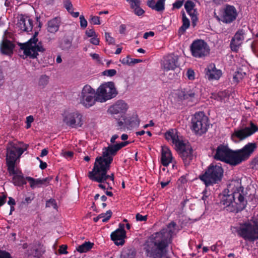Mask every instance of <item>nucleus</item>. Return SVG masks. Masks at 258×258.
Here are the masks:
<instances>
[{
  "label": "nucleus",
  "instance_id": "25",
  "mask_svg": "<svg viewBox=\"0 0 258 258\" xmlns=\"http://www.w3.org/2000/svg\"><path fill=\"white\" fill-rule=\"evenodd\" d=\"M206 76L210 80L219 79L222 75V71L217 69L214 63L209 64L205 69Z\"/></svg>",
  "mask_w": 258,
  "mask_h": 258
},
{
  "label": "nucleus",
  "instance_id": "18",
  "mask_svg": "<svg viewBox=\"0 0 258 258\" xmlns=\"http://www.w3.org/2000/svg\"><path fill=\"white\" fill-rule=\"evenodd\" d=\"M176 150L179 152L185 166L188 165L193 158L192 150L190 145L183 143L181 147H178Z\"/></svg>",
  "mask_w": 258,
  "mask_h": 258
},
{
  "label": "nucleus",
  "instance_id": "30",
  "mask_svg": "<svg viewBox=\"0 0 258 258\" xmlns=\"http://www.w3.org/2000/svg\"><path fill=\"white\" fill-rule=\"evenodd\" d=\"M27 179L32 188L40 187L41 185L44 184L46 182H48L50 180L48 178L34 179L31 177H27Z\"/></svg>",
  "mask_w": 258,
  "mask_h": 258
},
{
  "label": "nucleus",
  "instance_id": "22",
  "mask_svg": "<svg viewBox=\"0 0 258 258\" xmlns=\"http://www.w3.org/2000/svg\"><path fill=\"white\" fill-rule=\"evenodd\" d=\"M17 26L22 31L29 32L33 28L32 21L29 17L21 15L18 17Z\"/></svg>",
  "mask_w": 258,
  "mask_h": 258
},
{
  "label": "nucleus",
  "instance_id": "42",
  "mask_svg": "<svg viewBox=\"0 0 258 258\" xmlns=\"http://www.w3.org/2000/svg\"><path fill=\"white\" fill-rule=\"evenodd\" d=\"M130 5L132 9L138 6H140L141 2L140 0H126Z\"/></svg>",
  "mask_w": 258,
  "mask_h": 258
},
{
  "label": "nucleus",
  "instance_id": "28",
  "mask_svg": "<svg viewBox=\"0 0 258 258\" xmlns=\"http://www.w3.org/2000/svg\"><path fill=\"white\" fill-rule=\"evenodd\" d=\"M166 0H148L147 6L152 10L157 12H163L165 10Z\"/></svg>",
  "mask_w": 258,
  "mask_h": 258
},
{
  "label": "nucleus",
  "instance_id": "3",
  "mask_svg": "<svg viewBox=\"0 0 258 258\" xmlns=\"http://www.w3.org/2000/svg\"><path fill=\"white\" fill-rule=\"evenodd\" d=\"M243 189L240 180L230 181L227 189L221 196V205L230 212L238 213L242 211L247 205Z\"/></svg>",
  "mask_w": 258,
  "mask_h": 258
},
{
  "label": "nucleus",
  "instance_id": "62",
  "mask_svg": "<svg viewBox=\"0 0 258 258\" xmlns=\"http://www.w3.org/2000/svg\"><path fill=\"white\" fill-rule=\"evenodd\" d=\"M203 196L202 199L203 200L205 201L206 198L209 195V192L207 190V189H205L203 191Z\"/></svg>",
  "mask_w": 258,
  "mask_h": 258
},
{
  "label": "nucleus",
  "instance_id": "27",
  "mask_svg": "<svg viewBox=\"0 0 258 258\" xmlns=\"http://www.w3.org/2000/svg\"><path fill=\"white\" fill-rule=\"evenodd\" d=\"M194 7L195 4L191 1H186L184 5L185 9L191 17L192 25L194 27L196 25L198 21L197 12L194 9Z\"/></svg>",
  "mask_w": 258,
  "mask_h": 258
},
{
  "label": "nucleus",
  "instance_id": "55",
  "mask_svg": "<svg viewBox=\"0 0 258 258\" xmlns=\"http://www.w3.org/2000/svg\"><path fill=\"white\" fill-rule=\"evenodd\" d=\"M0 258H12V257L9 252L0 251Z\"/></svg>",
  "mask_w": 258,
  "mask_h": 258
},
{
  "label": "nucleus",
  "instance_id": "34",
  "mask_svg": "<svg viewBox=\"0 0 258 258\" xmlns=\"http://www.w3.org/2000/svg\"><path fill=\"white\" fill-rule=\"evenodd\" d=\"M93 245V243H91L89 241L85 242L83 244L79 245L77 247V249L79 252L81 253L86 252L92 248Z\"/></svg>",
  "mask_w": 258,
  "mask_h": 258
},
{
  "label": "nucleus",
  "instance_id": "15",
  "mask_svg": "<svg viewBox=\"0 0 258 258\" xmlns=\"http://www.w3.org/2000/svg\"><path fill=\"white\" fill-rule=\"evenodd\" d=\"M258 128L256 125L252 122L250 123V126L245 127L243 128L235 130L231 135L232 140L235 142H238V140H242L251 136L256 132Z\"/></svg>",
  "mask_w": 258,
  "mask_h": 258
},
{
  "label": "nucleus",
  "instance_id": "7",
  "mask_svg": "<svg viewBox=\"0 0 258 258\" xmlns=\"http://www.w3.org/2000/svg\"><path fill=\"white\" fill-rule=\"evenodd\" d=\"M223 175V169L220 165L211 164L205 172L199 175V179L206 187L213 185L220 182Z\"/></svg>",
  "mask_w": 258,
  "mask_h": 258
},
{
  "label": "nucleus",
  "instance_id": "31",
  "mask_svg": "<svg viewBox=\"0 0 258 258\" xmlns=\"http://www.w3.org/2000/svg\"><path fill=\"white\" fill-rule=\"evenodd\" d=\"M60 20L57 18L52 19L47 23V30L51 33H56L59 29Z\"/></svg>",
  "mask_w": 258,
  "mask_h": 258
},
{
  "label": "nucleus",
  "instance_id": "32",
  "mask_svg": "<svg viewBox=\"0 0 258 258\" xmlns=\"http://www.w3.org/2000/svg\"><path fill=\"white\" fill-rule=\"evenodd\" d=\"M73 39L63 38L59 43V47L63 50H68L72 46Z\"/></svg>",
  "mask_w": 258,
  "mask_h": 258
},
{
  "label": "nucleus",
  "instance_id": "52",
  "mask_svg": "<svg viewBox=\"0 0 258 258\" xmlns=\"http://www.w3.org/2000/svg\"><path fill=\"white\" fill-rule=\"evenodd\" d=\"M136 218L138 221H146L147 220V216H143L138 213L136 216Z\"/></svg>",
  "mask_w": 258,
  "mask_h": 258
},
{
  "label": "nucleus",
  "instance_id": "59",
  "mask_svg": "<svg viewBox=\"0 0 258 258\" xmlns=\"http://www.w3.org/2000/svg\"><path fill=\"white\" fill-rule=\"evenodd\" d=\"M7 196L0 195V207L3 206L6 202Z\"/></svg>",
  "mask_w": 258,
  "mask_h": 258
},
{
  "label": "nucleus",
  "instance_id": "64",
  "mask_svg": "<svg viewBox=\"0 0 258 258\" xmlns=\"http://www.w3.org/2000/svg\"><path fill=\"white\" fill-rule=\"evenodd\" d=\"M90 56L93 59H95L97 60H99V55L97 53H91Z\"/></svg>",
  "mask_w": 258,
  "mask_h": 258
},
{
  "label": "nucleus",
  "instance_id": "40",
  "mask_svg": "<svg viewBox=\"0 0 258 258\" xmlns=\"http://www.w3.org/2000/svg\"><path fill=\"white\" fill-rule=\"evenodd\" d=\"M46 207H52L54 209H57V206L56 201L54 199H50L46 202Z\"/></svg>",
  "mask_w": 258,
  "mask_h": 258
},
{
  "label": "nucleus",
  "instance_id": "13",
  "mask_svg": "<svg viewBox=\"0 0 258 258\" xmlns=\"http://www.w3.org/2000/svg\"><path fill=\"white\" fill-rule=\"evenodd\" d=\"M82 117L78 111H66L63 114V122L72 128L81 127L83 124Z\"/></svg>",
  "mask_w": 258,
  "mask_h": 258
},
{
  "label": "nucleus",
  "instance_id": "33",
  "mask_svg": "<svg viewBox=\"0 0 258 258\" xmlns=\"http://www.w3.org/2000/svg\"><path fill=\"white\" fill-rule=\"evenodd\" d=\"M190 22L189 19L186 17L185 15H182V25L178 30V33L182 35L184 34L186 30L189 27Z\"/></svg>",
  "mask_w": 258,
  "mask_h": 258
},
{
  "label": "nucleus",
  "instance_id": "41",
  "mask_svg": "<svg viewBox=\"0 0 258 258\" xmlns=\"http://www.w3.org/2000/svg\"><path fill=\"white\" fill-rule=\"evenodd\" d=\"M89 21L93 25H99L100 24V18L98 16L91 15Z\"/></svg>",
  "mask_w": 258,
  "mask_h": 258
},
{
  "label": "nucleus",
  "instance_id": "1",
  "mask_svg": "<svg viewBox=\"0 0 258 258\" xmlns=\"http://www.w3.org/2000/svg\"><path fill=\"white\" fill-rule=\"evenodd\" d=\"M119 150L117 144L104 148L102 157H97L92 171L88 173L89 178L92 181L99 182L98 186L103 189H112L114 183V174L107 175L113 156Z\"/></svg>",
  "mask_w": 258,
  "mask_h": 258
},
{
  "label": "nucleus",
  "instance_id": "44",
  "mask_svg": "<svg viewBox=\"0 0 258 258\" xmlns=\"http://www.w3.org/2000/svg\"><path fill=\"white\" fill-rule=\"evenodd\" d=\"M103 74L104 76L112 77L116 75V71L114 69L107 70L104 71Z\"/></svg>",
  "mask_w": 258,
  "mask_h": 258
},
{
  "label": "nucleus",
  "instance_id": "11",
  "mask_svg": "<svg viewBox=\"0 0 258 258\" xmlns=\"http://www.w3.org/2000/svg\"><path fill=\"white\" fill-rule=\"evenodd\" d=\"M178 97L190 105L197 103L200 98V90L195 86H188L181 89L178 92Z\"/></svg>",
  "mask_w": 258,
  "mask_h": 258
},
{
  "label": "nucleus",
  "instance_id": "2",
  "mask_svg": "<svg viewBox=\"0 0 258 258\" xmlns=\"http://www.w3.org/2000/svg\"><path fill=\"white\" fill-rule=\"evenodd\" d=\"M176 224L174 222L169 223L166 228L153 234L145 243L144 249L147 256L162 258L166 253V247L172 237L176 233Z\"/></svg>",
  "mask_w": 258,
  "mask_h": 258
},
{
  "label": "nucleus",
  "instance_id": "47",
  "mask_svg": "<svg viewBox=\"0 0 258 258\" xmlns=\"http://www.w3.org/2000/svg\"><path fill=\"white\" fill-rule=\"evenodd\" d=\"M133 9L134 10L135 14L139 16H142L145 12V11L140 6L135 7Z\"/></svg>",
  "mask_w": 258,
  "mask_h": 258
},
{
  "label": "nucleus",
  "instance_id": "36",
  "mask_svg": "<svg viewBox=\"0 0 258 258\" xmlns=\"http://www.w3.org/2000/svg\"><path fill=\"white\" fill-rule=\"evenodd\" d=\"M136 252L132 249H124L121 253V258H135Z\"/></svg>",
  "mask_w": 258,
  "mask_h": 258
},
{
  "label": "nucleus",
  "instance_id": "26",
  "mask_svg": "<svg viewBox=\"0 0 258 258\" xmlns=\"http://www.w3.org/2000/svg\"><path fill=\"white\" fill-rule=\"evenodd\" d=\"M173 156L170 150L167 147H163L161 150V162L164 166H167L173 162Z\"/></svg>",
  "mask_w": 258,
  "mask_h": 258
},
{
  "label": "nucleus",
  "instance_id": "61",
  "mask_svg": "<svg viewBox=\"0 0 258 258\" xmlns=\"http://www.w3.org/2000/svg\"><path fill=\"white\" fill-rule=\"evenodd\" d=\"M33 199H34V197L33 196L26 197L25 198L24 203H26V204H29L32 201Z\"/></svg>",
  "mask_w": 258,
  "mask_h": 258
},
{
  "label": "nucleus",
  "instance_id": "10",
  "mask_svg": "<svg viewBox=\"0 0 258 258\" xmlns=\"http://www.w3.org/2000/svg\"><path fill=\"white\" fill-rule=\"evenodd\" d=\"M209 119L203 112L195 113L191 120V129L197 135L205 133L209 126Z\"/></svg>",
  "mask_w": 258,
  "mask_h": 258
},
{
  "label": "nucleus",
  "instance_id": "20",
  "mask_svg": "<svg viewBox=\"0 0 258 258\" xmlns=\"http://www.w3.org/2000/svg\"><path fill=\"white\" fill-rule=\"evenodd\" d=\"M124 224L120 223L119 228L111 233V239L117 245H122L124 243V238L126 237V232L124 229Z\"/></svg>",
  "mask_w": 258,
  "mask_h": 258
},
{
  "label": "nucleus",
  "instance_id": "54",
  "mask_svg": "<svg viewBox=\"0 0 258 258\" xmlns=\"http://www.w3.org/2000/svg\"><path fill=\"white\" fill-rule=\"evenodd\" d=\"M132 58L129 57L128 56H127L125 58H123L121 60V63L124 64H127V65H131L132 64Z\"/></svg>",
  "mask_w": 258,
  "mask_h": 258
},
{
  "label": "nucleus",
  "instance_id": "53",
  "mask_svg": "<svg viewBox=\"0 0 258 258\" xmlns=\"http://www.w3.org/2000/svg\"><path fill=\"white\" fill-rule=\"evenodd\" d=\"M85 34L88 37L91 38L97 35L93 29H89L86 30Z\"/></svg>",
  "mask_w": 258,
  "mask_h": 258
},
{
  "label": "nucleus",
  "instance_id": "21",
  "mask_svg": "<svg viewBox=\"0 0 258 258\" xmlns=\"http://www.w3.org/2000/svg\"><path fill=\"white\" fill-rule=\"evenodd\" d=\"M245 35V32L243 29L238 30L232 38L230 48L233 51L237 52L243 43Z\"/></svg>",
  "mask_w": 258,
  "mask_h": 258
},
{
  "label": "nucleus",
  "instance_id": "12",
  "mask_svg": "<svg viewBox=\"0 0 258 258\" xmlns=\"http://www.w3.org/2000/svg\"><path fill=\"white\" fill-rule=\"evenodd\" d=\"M23 48L25 54L32 58H36L39 52H43L45 51L42 42L35 36H33L25 44Z\"/></svg>",
  "mask_w": 258,
  "mask_h": 258
},
{
  "label": "nucleus",
  "instance_id": "14",
  "mask_svg": "<svg viewBox=\"0 0 258 258\" xmlns=\"http://www.w3.org/2000/svg\"><path fill=\"white\" fill-rule=\"evenodd\" d=\"M190 49L192 55L197 58H202L208 55L210 50L208 44L201 39L194 41Z\"/></svg>",
  "mask_w": 258,
  "mask_h": 258
},
{
  "label": "nucleus",
  "instance_id": "4",
  "mask_svg": "<svg viewBox=\"0 0 258 258\" xmlns=\"http://www.w3.org/2000/svg\"><path fill=\"white\" fill-rule=\"evenodd\" d=\"M256 148L255 143H248L241 149L233 151L227 146L220 145L216 150L214 158L236 166L247 160Z\"/></svg>",
  "mask_w": 258,
  "mask_h": 258
},
{
  "label": "nucleus",
  "instance_id": "6",
  "mask_svg": "<svg viewBox=\"0 0 258 258\" xmlns=\"http://www.w3.org/2000/svg\"><path fill=\"white\" fill-rule=\"evenodd\" d=\"M233 233L245 241L254 242L258 240V221L255 219H248L231 227Z\"/></svg>",
  "mask_w": 258,
  "mask_h": 258
},
{
  "label": "nucleus",
  "instance_id": "48",
  "mask_svg": "<svg viewBox=\"0 0 258 258\" xmlns=\"http://www.w3.org/2000/svg\"><path fill=\"white\" fill-rule=\"evenodd\" d=\"M8 204L11 206V211H10V214H11L12 212L14 210V206L15 205L16 202L15 200L11 198H9V201L8 202Z\"/></svg>",
  "mask_w": 258,
  "mask_h": 258
},
{
  "label": "nucleus",
  "instance_id": "58",
  "mask_svg": "<svg viewBox=\"0 0 258 258\" xmlns=\"http://www.w3.org/2000/svg\"><path fill=\"white\" fill-rule=\"evenodd\" d=\"M154 35V32L150 31L144 33L143 38L144 39H148L149 37H153Z\"/></svg>",
  "mask_w": 258,
  "mask_h": 258
},
{
  "label": "nucleus",
  "instance_id": "63",
  "mask_svg": "<svg viewBox=\"0 0 258 258\" xmlns=\"http://www.w3.org/2000/svg\"><path fill=\"white\" fill-rule=\"evenodd\" d=\"M73 156V152L71 151H68L64 153V156L66 158H71Z\"/></svg>",
  "mask_w": 258,
  "mask_h": 258
},
{
  "label": "nucleus",
  "instance_id": "23",
  "mask_svg": "<svg viewBox=\"0 0 258 258\" xmlns=\"http://www.w3.org/2000/svg\"><path fill=\"white\" fill-rule=\"evenodd\" d=\"M128 109L127 104L123 100H118L110 106L107 110L108 113L114 115H120L125 113Z\"/></svg>",
  "mask_w": 258,
  "mask_h": 258
},
{
  "label": "nucleus",
  "instance_id": "57",
  "mask_svg": "<svg viewBox=\"0 0 258 258\" xmlns=\"http://www.w3.org/2000/svg\"><path fill=\"white\" fill-rule=\"evenodd\" d=\"M67 246L66 245H62L60 246L59 249V252L61 254H67L68 251H67Z\"/></svg>",
  "mask_w": 258,
  "mask_h": 258
},
{
  "label": "nucleus",
  "instance_id": "17",
  "mask_svg": "<svg viewBox=\"0 0 258 258\" xmlns=\"http://www.w3.org/2000/svg\"><path fill=\"white\" fill-rule=\"evenodd\" d=\"M12 34L6 31L3 37L0 48L2 53L10 55L13 53L15 44L13 42Z\"/></svg>",
  "mask_w": 258,
  "mask_h": 258
},
{
  "label": "nucleus",
  "instance_id": "43",
  "mask_svg": "<svg viewBox=\"0 0 258 258\" xmlns=\"http://www.w3.org/2000/svg\"><path fill=\"white\" fill-rule=\"evenodd\" d=\"M186 76L188 80H194L195 78V72L192 69H188L186 73Z\"/></svg>",
  "mask_w": 258,
  "mask_h": 258
},
{
  "label": "nucleus",
  "instance_id": "56",
  "mask_svg": "<svg viewBox=\"0 0 258 258\" xmlns=\"http://www.w3.org/2000/svg\"><path fill=\"white\" fill-rule=\"evenodd\" d=\"M224 95V93L223 92H220L217 95H213L215 97V99L219 101L222 102L223 100V96Z\"/></svg>",
  "mask_w": 258,
  "mask_h": 258
},
{
  "label": "nucleus",
  "instance_id": "29",
  "mask_svg": "<svg viewBox=\"0 0 258 258\" xmlns=\"http://www.w3.org/2000/svg\"><path fill=\"white\" fill-rule=\"evenodd\" d=\"M44 250L42 246L39 243L34 244L31 246V249L28 250V254L30 255H33L36 257H40L43 253Z\"/></svg>",
  "mask_w": 258,
  "mask_h": 258
},
{
  "label": "nucleus",
  "instance_id": "9",
  "mask_svg": "<svg viewBox=\"0 0 258 258\" xmlns=\"http://www.w3.org/2000/svg\"><path fill=\"white\" fill-rule=\"evenodd\" d=\"M97 102L103 103L114 98L117 94L114 83L108 82L101 84L96 90Z\"/></svg>",
  "mask_w": 258,
  "mask_h": 258
},
{
  "label": "nucleus",
  "instance_id": "49",
  "mask_svg": "<svg viewBox=\"0 0 258 258\" xmlns=\"http://www.w3.org/2000/svg\"><path fill=\"white\" fill-rule=\"evenodd\" d=\"M80 26L83 28H85L87 26V21L84 17L82 15L80 17Z\"/></svg>",
  "mask_w": 258,
  "mask_h": 258
},
{
  "label": "nucleus",
  "instance_id": "60",
  "mask_svg": "<svg viewBox=\"0 0 258 258\" xmlns=\"http://www.w3.org/2000/svg\"><path fill=\"white\" fill-rule=\"evenodd\" d=\"M182 5H183L182 2H181V1H177V2H176L175 3L173 4V7L174 8L179 9L181 7Z\"/></svg>",
  "mask_w": 258,
  "mask_h": 258
},
{
  "label": "nucleus",
  "instance_id": "39",
  "mask_svg": "<svg viewBox=\"0 0 258 258\" xmlns=\"http://www.w3.org/2000/svg\"><path fill=\"white\" fill-rule=\"evenodd\" d=\"M64 8L67 10L69 13L74 10L73 5L70 0H64L63 2Z\"/></svg>",
  "mask_w": 258,
  "mask_h": 258
},
{
  "label": "nucleus",
  "instance_id": "5",
  "mask_svg": "<svg viewBox=\"0 0 258 258\" xmlns=\"http://www.w3.org/2000/svg\"><path fill=\"white\" fill-rule=\"evenodd\" d=\"M28 147V145L21 142H10L7 146L6 163L10 175L13 176L12 181L15 185L20 186L25 183L22 173L15 169V165Z\"/></svg>",
  "mask_w": 258,
  "mask_h": 258
},
{
  "label": "nucleus",
  "instance_id": "24",
  "mask_svg": "<svg viewBox=\"0 0 258 258\" xmlns=\"http://www.w3.org/2000/svg\"><path fill=\"white\" fill-rule=\"evenodd\" d=\"M178 57L173 54H169L164 58L163 67L164 71L174 70L177 65Z\"/></svg>",
  "mask_w": 258,
  "mask_h": 258
},
{
  "label": "nucleus",
  "instance_id": "51",
  "mask_svg": "<svg viewBox=\"0 0 258 258\" xmlns=\"http://www.w3.org/2000/svg\"><path fill=\"white\" fill-rule=\"evenodd\" d=\"M90 42L93 45H98L99 44L100 41L99 39L97 37V35H96L95 36L91 37L90 40Z\"/></svg>",
  "mask_w": 258,
  "mask_h": 258
},
{
  "label": "nucleus",
  "instance_id": "46",
  "mask_svg": "<svg viewBox=\"0 0 258 258\" xmlns=\"http://www.w3.org/2000/svg\"><path fill=\"white\" fill-rule=\"evenodd\" d=\"M34 121V118H33V116L32 115H30V116H28L26 117V128L27 129H28L31 126V123L32 122H33Z\"/></svg>",
  "mask_w": 258,
  "mask_h": 258
},
{
  "label": "nucleus",
  "instance_id": "35",
  "mask_svg": "<svg viewBox=\"0 0 258 258\" xmlns=\"http://www.w3.org/2000/svg\"><path fill=\"white\" fill-rule=\"evenodd\" d=\"M49 81V78L48 76L46 75L41 76L38 82L39 87L42 89L44 88L48 84Z\"/></svg>",
  "mask_w": 258,
  "mask_h": 258
},
{
  "label": "nucleus",
  "instance_id": "45",
  "mask_svg": "<svg viewBox=\"0 0 258 258\" xmlns=\"http://www.w3.org/2000/svg\"><path fill=\"white\" fill-rule=\"evenodd\" d=\"M105 37L106 41L109 44H114L115 42L114 39L112 37L110 34V33L108 32L105 33Z\"/></svg>",
  "mask_w": 258,
  "mask_h": 258
},
{
  "label": "nucleus",
  "instance_id": "50",
  "mask_svg": "<svg viewBox=\"0 0 258 258\" xmlns=\"http://www.w3.org/2000/svg\"><path fill=\"white\" fill-rule=\"evenodd\" d=\"M140 124L139 119L137 118H133L130 121V126L131 127L138 126Z\"/></svg>",
  "mask_w": 258,
  "mask_h": 258
},
{
  "label": "nucleus",
  "instance_id": "37",
  "mask_svg": "<svg viewBox=\"0 0 258 258\" xmlns=\"http://www.w3.org/2000/svg\"><path fill=\"white\" fill-rule=\"evenodd\" d=\"M100 215H102V217L101 219H102V221L103 222H106L108 221V220L110 218L112 215V212L111 210L107 211L105 213H102Z\"/></svg>",
  "mask_w": 258,
  "mask_h": 258
},
{
  "label": "nucleus",
  "instance_id": "38",
  "mask_svg": "<svg viewBox=\"0 0 258 258\" xmlns=\"http://www.w3.org/2000/svg\"><path fill=\"white\" fill-rule=\"evenodd\" d=\"M245 75V73L240 72L237 71L235 73V74L233 76V80L236 82H239L240 80H241L244 76Z\"/></svg>",
  "mask_w": 258,
  "mask_h": 258
},
{
  "label": "nucleus",
  "instance_id": "8",
  "mask_svg": "<svg viewBox=\"0 0 258 258\" xmlns=\"http://www.w3.org/2000/svg\"><path fill=\"white\" fill-rule=\"evenodd\" d=\"M79 103L84 107L89 108L97 102L96 91L90 85H86L78 94Z\"/></svg>",
  "mask_w": 258,
  "mask_h": 258
},
{
  "label": "nucleus",
  "instance_id": "16",
  "mask_svg": "<svg viewBox=\"0 0 258 258\" xmlns=\"http://www.w3.org/2000/svg\"><path fill=\"white\" fill-rule=\"evenodd\" d=\"M238 15L237 11L233 6L226 5L223 9L221 21L226 24H229L236 20Z\"/></svg>",
  "mask_w": 258,
  "mask_h": 258
},
{
  "label": "nucleus",
  "instance_id": "19",
  "mask_svg": "<svg viewBox=\"0 0 258 258\" xmlns=\"http://www.w3.org/2000/svg\"><path fill=\"white\" fill-rule=\"evenodd\" d=\"M165 138L170 143L174 145L176 149L181 147L183 142L181 137H180L176 129H170L164 135Z\"/></svg>",
  "mask_w": 258,
  "mask_h": 258
}]
</instances>
